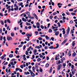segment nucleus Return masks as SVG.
Segmentation results:
<instances>
[{"mask_svg": "<svg viewBox=\"0 0 77 77\" xmlns=\"http://www.w3.org/2000/svg\"><path fill=\"white\" fill-rule=\"evenodd\" d=\"M69 31H70V28L69 27H68L67 32H66V34H65V36L66 38L68 36V35H69Z\"/></svg>", "mask_w": 77, "mask_h": 77, "instance_id": "nucleus-1", "label": "nucleus"}, {"mask_svg": "<svg viewBox=\"0 0 77 77\" xmlns=\"http://www.w3.org/2000/svg\"><path fill=\"white\" fill-rule=\"evenodd\" d=\"M14 11H17V10H18V5H17V4H14ZM15 7L16 8H15Z\"/></svg>", "mask_w": 77, "mask_h": 77, "instance_id": "nucleus-2", "label": "nucleus"}, {"mask_svg": "<svg viewBox=\"0 0 77 77\" xmlns=\"http://www.w3.org/2000/svg\"><path fill=\"white\" fill-rule=\"evenodd\" d=\"M62 67V64H60L59 65L57 66V69L58 71L60 70V69H61V68Z\"/></svg>", "mask_w": 77, "mask_h": 77, "instance_id": "nucleus-3", "label": "nucleus"}, {"mask_svg": "<svg viewBox=\"0 0 77 77\" xmlns=\"http://www.w3.org/2000/svg\"><path fill=\"white\" fill-rule=\"evenodd\" d=\"M7 39L8 41H12V38L10 36H7Z\"/></svg>", "mask_w": 77, "mask_h": 77, "instance_id": "nucleus-4", "label": "nucleus"}, {"mask_svg": "<svg viewBox=\"0 0 77 77\" xmlns=\"http://www.w3.org/2000/svg\"><path fill=\"white\" fill-rule=\"evenodd\" d=\"M60 55L59 54H58L55 57V60H59L60 58H59V56Z\"/></svg>", "mask_w": 77, "mask_h": 77, "instance_id": "nucleus-5", "label": "nucleus"}, {"mask_svg": "<svg viewBox=\"0 0 77 77\" xmlns=\"http://www.w3.org/2000/svg\"><path fill=\"white\" fill-rule=\"evenodd\" d=\"M54 33H55V36H58L59 34V31H54Z\"/></svg>", "mask_w": 77, "mask_h": 77, "instance_id": "nucleus-6", "label": "nucleus"}, {"mask_svg": "<svg viewBox=\"0 0 77 77\" xmlns=\"http://www.w3.org/2000/svg\"><path fill=\"white\" fill-rule=\"evenodd\" d=\"M33 15L35 17V18L37 20H38V16L35 14H33Z\"/></svg>", "mask_w": 77, "mask_h": 77, "instance_id": "nucleus-7", "label": "nucleus"}, {"mask_svg": "<svg viewBox=\"0 0 77 77\" xmlns=\"http://www.w3.org/2000/svg\"><path fill=\"white\" fill-rule=\"evenodd\" d=\"M30 74L31 75V76H32V77H35V73H33V72L32 71L30 72Z\"/></svg>", "mask_w": 77, "mask_h": 77, "instance_id": "nucleus-8", "label": "nucleus"}, {"mask_svg": "<svg viewBox=\"0 0 77 77\" xmlns=\"http://www.w3.org/2000/svg\"><path fill=\"white\" fill-rule=\"evenodd\" d=\"M67 41H68V39L66 38L65 40H64L63 42H62V43H61V45H63L64 44H65V43H66Z\"/></svg>", "mask_w": 77, "mask_h": 77, "instance_id": "nucleus-9", "label": "nucleus"}, {"mask_svg": "<svg viewBox=\"0 0 77 77\" xmlns=\"http://www.w3.org/2000/svg\"><path fill=\"white\" fill-rule=\"evenodd\" d=\"M37 27L38 29H39L40 28V24H39V23L38 22L37 23Z\"/></svg>", "mask_w": 77, "mask_h": 77, "instance_id": "nucleus-10", "label": "nucleus"}, {"mask_svg": "<svg viewBox=\"0 0 77 77\" xmlns=\"http://www.w3.org/2000/svg\"><path fill=\"white\" fill-rule=\"evenodd\" d=\"M6 54H4V56H2L0 57V58H1V59H2V60H3V59H4V58H5V57H6Z\"/></svg>", "mask_w": 77, "mask_h": 77, "instance_id": "nucleus-11", "label": "nucleus"}, {"mask_svg": "<svg viewBox=\"0 0 77 77\" xmlns=\"http://www.w3.org/2000/svg\"><path fill=\"white\" fill-rule=\"evenodd\" d=\"M71 50H70L69 51V53H68V55L69 56H71Z\"/></svg>", "mask_w": 77, "mask_h": 77, "instance_id": "nucleus-12", "label": "nucleus"}, {"mask_svg": "<svg viewBox=\"0 0 77 77\" xmlns=\"http://www.w3.org/2000/svg\"><path fill=\"white\" fill-rule=\"evenodd\" d=\"M26 36H30V37H31L32 36V34H30L27 33L26 35Z\"/></svg>", "mask_w": 77, "mask_h": 77, "instance_id": "nucleus-13", "label": "nucleus"}, {"mask_svg": "<svg viewBox=\"0 0 77 77\" xmlns=\"http://www.w3.org/2000/svg\"><path fill=\"white\" fill-rule=\"evenodd\" d=\"M52 70H53V68H52V67H51L49 71V73H51V72H52Z\"/></svg>", "mask_w": 77, "mask_h": 77, "instance_id": "nucleus-14", "label": "nucleus"}, {"mask_svg": "<svg viewBox=\"0 0 77 77\" xmlns=\"http://www.w3.org/2000/svg\"><path fill=\"white\" fill-rule=\"evenodd\" d=\"M65 60V58L63 57L62 59H61V63H63V61Z\"/></svg>", "mask_w": 77, "mask_h": 77, "instance_id": "nucleus-15", "label": "nucleus"}, {"mask_svg": "<svg viewBox=\"0 0 77 77\" xmlns=\"http://www.w3.org/2000/svg\"><path fill=\"white\" fill-rule=\"evenodd\" d=\"M76 56V53L75 52H74L72 54V56L73 57H75Z\"/></svg>", "mask_w": 77, "mask_h": 77, "instance_id": "nucleus-16", "label": "nucleus"}, {"mask_svg": "<svg viewBox=\"0 0 77 77\" xmlns=\"http://www.w3.org/2000/svg\"><path fill=\"white\" fill-rule=\"evenodd\" d=\"M13 54H10L9 56V57H11V58L12 57H13Z\"/></svg>", "mask_w": 77, "mask_h": 77, "instance_id": "nucleus-17", "label": "nucleus"}, {"mask_svg": "<svg viewBox=\"0 0 77 77\" xmlns=\"http://www.w3.org/2000/svg\"><path fill=\"white\" fill-rule=\"evenodd\" d=\"M45 38H46V39H47L48 40L50 39V38H49V37L48 36V35H46Z\"/></svg>", "mask_w": 77, "mask_h": 77, "instance_id": "nucleus-18", "label": "nucleus"}, {"mask_svg": "<svg viewBox=\"0 0 77 77\" xmlns=\"http://www.w3.org/2000/svg\"><path fill=\"white\" fill-rule=\"evenodd\" d=\"M32 69L33 72H35V67H32Z\"/></svg>", "mask_w": 77, "mask_h": 77, "instance_id": "nucleus-19", "label": "nucleus"}, {"mask_svg": "<svg viewBox=\"0 0 77 77\" xmlns=\"http://www.w3.org/2000/svg\"><path fill=\"white\" fill-rule=\"evenodd\" d=\"M15 35V34L13 32L11 33V36H14Z\"/></svg>", "mask_w": 77, "mask_h": 77, "instance_id": "nucleus-20", "label": "nucleus"}, {"mask_svg": "<svg viewBox=\"0 0 77 77\" xmlns=\"http://www.w3.org/2000/svg\"><path fill=\"white\" fill-rule=\"evenodd\" d=\"M63 68H65V66H66V63H64L63 64Z\"/></svg>", "mask_w": 77, "mask_h": 77, "instance_id": "nucleus-21", "label": "nucleus"}, {"mask_svg": "<svg viewBox=\"0 0 77 77\" xmlns=\"http://www.w3.org/2000/svg\"><path fill=\"white\" fill-rule=\"evenodd\" d=\"M24 74H26V75H27V74H30V72H25Z\"/></svg>", "mask_w": 77, "mask_h": 77, "instance_id": "nucleus-22", "label": "nucleus"}, {"mask_svg": "<svg viewBox=\"0 0 77 77\" xmlns=\"http://www.w3.org/2000/svg\"><path fill=\"white\" fill-rule=\"evenodd\" d=\"M53 31L51 29H49V30L48 31V32H49V33H51Z\"/></svg>", "mask_w": 77, "mask_h": 77, "instance_id": "nucleus-23", "label": "nucleus"}, {"mask_svg": "<svg viewBox=\"0 0 77 77\" xmlns=\"http://www.w3.org/2000/svg\"><path fill=\"white\" fill-rule=\"evenodd\" d=\"M35 48H38V49H39L41 48L40 47H39V46H36L35 47Z\"/></svg>", "mask_w": 77, "mask_h": 77, "instance_id": "nucleus-24", "label": "nucleus"}, {"mask_svg": "<svg viewBox=\"0 0 77 77\" xmlns=\"http://www.w3.org/2000/svg\"><path fill=\"white\" fill-rule=\"evenodd\" d=\"M45 66L46 68H48L49 66V64L47 63L46 64Z\"/></svg>", "mask_w": 77, "mask_h": 77, "instance_id": "nucleus-25", "label": "nucleus"}, {"mask_svg": "<svg viewBox=\"0 0 77 77\" xmlns=\"http://www.w3.org/2000/svg\"><path fill=\"white\" fill-rule=\"evenodd\" d=\"M72 64H71V63H69V65H67V66H68V65H69V66L70 67H71V66Z\"/></svg>", "mask_w": 77, "mask_h": 77, "instance_id": "nucleus-26", "label": "nucleus"}, {"mask_svg": "<svg viewBox=\"0 0 77 77\" xmlns=\"http://www.w3.org/2000/svg\"><path fill=\"white\" fill-rule=\"evenodd\" d=\"M53 46H51L50 47H49V49H53Z\"/></svg>", "mask_w": 77, "mask_h": 77, "instance_id": "nucleus-27", "label": "nucleus"}, {"mask_svg": "<svg viewBox=\"0 0 77 77\" xmlns=\"http://www.w3.org/2000/svg\"><path fill=\"white\" fill-rule=\"evenodd\" d=\"M38 39H39V41H42V38L39 37L38 38Z\"/></svg>", "mask_w": 77, "mask_h": 77, "instance_id": "nucleus-28", "label": "nucleus"}, {"mask_svg": "<svg viewBox=\"0 0 77 77\" xmlns=\"http://www.w3.org/2000/svg\"><path fill=\"white\" fill-rule=\"evenodd\" d=\"M62 32H63V35H65L66 33L65 30H63L62 31Z\"/></svg>", "mask_w": 77, "mask_h": 77, "instance_id": "nucleus-29", "label": "nucleus"}, {"mask_svg": "<svg viewBox=\"0 0 77 77\" xmlns=\"http://www.w3.org/2000/svg\"><path fill=\"white\" fill-rule=\"evenodd\" d=\"M41 60V59L40 58H39L37 59L38 62H40Z\"/></svg>", "mask_w": 77, "mask_h": 77, "instance_id": "nucleus-30", "label": "nucleus"}, {"mask_svg": "<svg viewBox=\"0 0 77 77\" xmlns=\"http://www.w3.org/2000/svg\"><path fill=\"white\" fill-rule=\"evenodd\" d=\"M7 21L8 23H11V21H10V20L9 19H8L7 20Z\"/></svg>", "mask_w": 77, "mask_h": 77, "instance_id": "nucleus-31", "label": "nucleus"}, {"mask_svg": "<svg viewBox=\"0 0 77 77\" xmlns=\"http://www.w3.org/2000/svg\"><path fill=\"white\" fill-rule=\"evenodd\" d=\"M29 54V52L26 51V55L27 56L28 55V54Z\"/></svg>", "mask_w": 77, "mask_h": 77, "instance_id": "nucleus-32", "label": "nucleus"}, {"mask_svg": "<svg viewBox=\"0 0 77 77\" xmlns=\"http://www.w3.org/2000/svg\"><path fill=\"white\" fill-rule=\"evenodd\" d=\"M26 14L27 15H30V12H29V11H26Z\"/></svg>", "mask_w": 77, "mask_h": 77, "instance_id": "nucleus-33", "label": "nucleus"}, {"mask_svg": "<svg viewBox=\"0 0 77 77\" xmlns=\"http://www.w3.org/2000/svg\"><path fill=\"white\" fill-rule=\"evenodd\" d=\"M57 24L58 25V27H60V26H61V25H60V22L58 23Z\"/></svg>", "mask_w": 77, "mask_h": 77, "instance_id": "nucleus-34", "label": "nucleus"}, {"mask_svg": "<svg viewBox=\"0 0 77 77\" xmlns=\"http://www.w3.org/2000/svg\"><path fill=\"white\" fill-rule=\"evenodd\" d=\"M10 63L11 64V65L13 66V65H15V64H14V63L13 62H11Z\"/></svg>", "mask_w": 77, "mask_h": 77, "instance_id": "nucleus-35", "label": "nucleus"}, {"mask_svg": "<svg viewBox=\"0 0 77 77\" xmlns=\"http://www.w3.org/2000/svg\"><path fill=\"white\" fill-rule=\"evenodd\" d=\"M25 40L26 41L29 42L30 41V39H27V38H25Z\"/></svg>", "mask_w": 77, "mask_h": 77, "instance_id": "nucleus-36", "label": "nucleus"}, {"mask_svg": "<svg viewBox=\"0 0 77 77\" xmlns=\"http://www.w3.org/2000/svg\"><path fill=\"white\" fill-rule=\"evenodd\" d=\"M51 39L52 41H54V37H51Z\"/></svg>", "mask_w": 77, "mask_h": 77, "instance_id": "nucleus-37", "label": "nucleus"}, {"mask_svg": "<svg viewBox=\"0 0 77 77\" xmlns=\"http://www.w3.org/2000/svg\"><path fill=\"white\" fill-rule=\"evenodd\" d=\"M32 26H33V27H34V28L35 29H36V26H35V24H33L32 25Z\"/></svg>", "mask_w": 77, "mask_h": 77, "instance_id": "nucleus-38", "label": "nucleus"}, {"mask_svg": "<svg viewBox=\"0 0 77 77\" xmlns=\"http://www.w3.org/2000/svg\"><path fill=\"white\" fill-rule=\"evenodd\" d=\"M7 30H8L9 29V30H11V29L9 28V26H8L7 28Z\"/></svg>", "mask_w": 77, "mask_h": 77, "instance_id": "nucleus-39", "label": "nucleus"}, {"mask_svg": "<svg viewBox=\"0 0 77 77\" xmlns=\"http://www.w3.org/2000/svg\"><path fill=\"white\" fill-rule=\"evenodd\" d=\"M60 63H61V61H58V64L57 63V65H58V64H60Z\"/></svg>", "mask_w": 77, "mask_h": 77, "instance_id": "nucleus-40", "label": "nucleus"}, {"mask_svg": "<svg viewBox=\"0 0 77 77\" xmlns=\"http://www.w3.org/2000/svg\"><path fill=\"white\" fill-rule=\"evenodd\" d=\"M26 25H27V26H30V23H26Z\"/></svg>", "mask_w": 77, "mask_h": 77, "instance_id": "nucleus-41", "label": "nucleus"}, {"mask_svg": "<svg viewBox=\"0 0 77 77\" xmlns=\"http://www.w3.org/2000/svg\"><path fill=\"white\" fill-rule=\"evenodd\" d=\"M74 65H72L71 66V68L72 69H74Z\"/></svg>", "mask_w": 77, "mask_h": 77, "instance_id": "nucleus-42", "label": "nucleus"}, {"mask_svg": "<svg viewBox=\"0 0 77 77\" xmlns=\"http://www.w3.org/2000/svg\"><path fill=\"white\" fill-rule=\"evenodd\" d=\"M40 27L42 29H44V26H42V25H41Z\"/></svg>", "mask_w": 77, "mask_h": 77, "instance_id": "nucleus-43", "label": "nucleus"}, {"mask_svg": "<svg viewBox=\"0 0 77 77\" xmlns=\"http://www.w3.org/2000/svg\"><path fill=\"white\" fill-rule=\"evenodd\" d=\"M1 23L2 24V25H3L4 24V22L3 21H1Z\"/></svg>", "mask_w": 77, "mask_h": 77, "instance_id": "nucleus-44", "label": "nucleus"}, {"mask_svg": "<svg viewBox=\"0 0 77 77\" xmlns=\"http://www.w3.org/2000/svg\"><path fill=\"white\" fill-rule=\"evenodd\" d=\"M26 45H24L23 47V50H25V48H26Z\"/></svg>", "mask_w": 77, "mask_h": 77, "instance_id": "nucleus-45", "label": "nucleus"}, {"mask_svg": "<svg viewBox=\"0 0 77 77\" xmlns=\"http://www.w3.org/2000/svg\"><path fill=\"white\" fill-rule=\"evenodd\" d=\"M66 14H67V15H70V14L69 12H66Z\"/></svg>", "mask_w": 77, "mask_h": 77, "instance_id": "nucleus-46", "label": "nucleus"}, {"mask_svg": "<svg viewBox=\"0 0 77 77\" xmlns=\"http://www.w3.org/2000/svg\"><path fill=\"white\" fill-rule=\"evenodd\" d=\"M73 23V21L72 20H71L70 21V23L71 24H72Z\"/></svg>", "mask_w": 77, "mask_h": 77, "instance_id": "nucleus-47", "label": "nucleus"}, {"mask_svg": "<svg viewBox=\"0 0 77 77\" xmlns=\"http://www.w3.org/2000/svg\"><path fill=\"white\" fill-rule=\"evenodd\" d=\"M32 41H33V42H36V39H32Z\"/></svg>", "mask_w": 77, "mask_h": 77, "instance_id": "nucleus-48", "label": "nucleus"}, {"mask_svg": "<svg viewBox=\"0 0 77 77\" xmlns=\"http://www.w3.org/2000/svg\"><path fill=\"white\" fill-rule=\"evenodd\" d=\"M19 75H20V74L18 72L17 73V77H19Z\"/></svg>", "mask_w": 77, "mask_h": 77, "instance_id": "nucleus-49", "label": "nucleus"}, {"mask_svg": "<svg viewBox=\"0 0 77 77\" xmlns=\"http://www.w3.org/2000/svg\"><path fill=\"white\" fill-rule=\"evenodd\" d=\"M46 59H47V60H49V59H50V58H49V57H46Z\"/></svg>", "mask_w": 77, "mask_h": 77, "instance_id": "nucleus-50", "label": "nucleus"}, {"mask_svg": "<svg viewBox=\"0 0 77 77\" xmlns=\"http://www.w3.org/2000/svg\"><path fill=\"white\" fill-rule=\"evenodd\" d=\"M75 43H72V47H74V46H75Z\"/></svg>", "mask_w": 77, "mask_h": 77, "instance_id": "nucleus-51", "label": "nucleus"}, {"mask_svg": "<svg viewBox=\"0 0 77 77\" xmlns=\"http://www.w3.org/2000/svg\"><path fill=\"white\" fill-rule=\"evenodd\" d=\"M35 33L36 34V35H37L38 34V32L36 31L35 32Z\"/></svg>", "mask_w": 77, "mask_h": 77, "instance_id": "nucleus-52", "label": "nucleus"}, {"mask_svg": "<svg viewBox=\"0 0 77 77\" xmlns=\"http://www.w3.org/2000/svg\"><path fill=\"white\" fill-rule=\"evenodd\" d=\"M34 17H32L31 16L30 17H29L30 19H34Z\"/></svg>", "mask_w": 77, "mask_h": 77, "instance_id": "nucleus-53", "label": "nucleus"}, {"mask_svg": "<svg viewBox=\"0 0 77 77\" xmlns=\"http://www.w3.org/2000/svg\"><path fill=\"white\" fill-rule=\"evenodd\" d=\"M50 23H49L48 24L47 28H48L50 27Z\"/></svg>", "mask_w": 77, "mask_h": 77, "instance_id": "nucleus-54", "label": "nucleus"}, {"mask_svg": "<svg viewBox=\"0 0 77 77\" xmlns=\"http://www.w3.org/2000/svg\"><path fill=\"white\" fill-rule=\"evenodd\" d=\"M23 47V45H19V48H20L21 47Z\"/></svg>", "mask_w": 77, "mask_h": 77, "instance_id": "nucleus-55", "label": "nucleus"}, {"mask_svg": "<svg viewBox=\"0 0 77 77\" xmlns=\"http://www.w3.org/2000/svg\"><path fill=\"white\" fill-rule=\"evenodd\" d=\"M19 69H20V68H17L16 69V71H18V70H19Z\"/></svg>", "mask_w": 77, "mask_h": 77, "instance_id": "nucleus-56", "label": "nucleus"}, {"mask_svg": "<svg viewBox=\"0 0 77 77\" xmlns=\"http://www.w3.org/2000/svg\"><path fill=\"white\" fill-rule=\"evenodd\" d=\"M26 34V32H22V34L23 35H25Z\"/></svg>", "mask_w": 77, "mask_h": 77, "instance_id": "nucleus-57", "label": "nucleus"}, {"mask_svg": "<svg viewBox=\"0 0 77 77\" xmlns=\"http://www.w3.org/2000/svg\"><path fill=\"white\" fill-rule=\"evenodd\" d=\"M57 14V13L56 12H54L53 13V15H56Z\"/></svg>", "mask_w": 77, "mask_h": 77, "instance_id": "nucleus-58", "label": "nucleus"}, {"mask_svg": "<svg viewBox=\"0 0 77 77\" xmlns=\"http://www.w3.org/2000/svg\"><path fill=\"white\" fill-rule=\"evenodd\" d=\"M49 18H50V19H52V18H53V17L52 16H50L49 17Z\"/></svg>", "mask_w": 77, "mask_h": 77, "instance_id": "nucleus-59", "label": "nucleus"}, {"mask_svg": "<svg viewBox=\"0 0 77 77\" xmlns=\"http://www.w3.org/2000/svg\"><path fill=\"white\" fill-rule=\"evenodd\" d=\"M71 14L72 15H75V13H71Z\"/></svg>", "mask_w": 77, "mask_h": 77, "instance_id": "nucleus-60", "label": "nucleus"}, {"mask_svg": "<svg viewBox=\"0 0 77 77\" xmlns=\"http://www.w3.org/2000/svg\"><path fill=\"white\" fill-rule=\"evenodd\" d=\"M28 44H29V45H32V44L33 43H32L31 42H29L28 43Z\"/></svg>", "mask_w": 77, "mask_h": 77, "instance_id": "nucleus-61", "label": "nucleus"}, {"mask_svg": "<svg viewBox=\"0 0 77 77\" xmlns=\"http://www.w3.org/2000/svg\"><path fill=\"white\" fill-rule=\"evenodd\" d=\"M34 53H37V50L35 49L34 51Z\"/></svg>", "mask_w": 77, "mask_h": 77, "instance_id": "nucleus-62", "label": "nucleus"}, {"mask_svg": "<svg viewBox=\"0 0 77 77\" xmlns=\"http://www.w3.org/2000/svg\"><path fill=\"white\" fill-rule=\"evenodd\" d=\"M39 71L41 72H42V69H40Z\"/></svg>", "mask_w": 77, "mask_h": 77, "instance_id": "nucleus-63", "label": "nucleus"}, {"mask_svg": "<svg viewBox=\"0 0 77 77\" xmlns=\"http://www.w3.org/2000/svg\"><path fill=\"white\" fill-rule=\"evenodd\" d=\"M74 60H75V61L76 62H77V58H75Z\"/></svg>", "mask_w": 77, "mask_h": 77, "instance_id": "nucleus-64", "label": "nucleus"}]
</instances>
